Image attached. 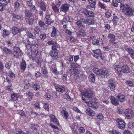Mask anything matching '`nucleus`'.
<instances>
[{
	"label": "nucleus",
	"instance_id": "obj_1",
	"mask_svg": "<svg viewBox=\"0 0 134 134\" xmlns=\"http://www.w3.org/2000/svg\"><path fill=\"white\" fill-rule=\"evenodd\" d=\"M30 47L33 48L35 49L34 55L33 54L32 55V58L33 60H35V62L37 63L38 65L40 67H41V65L42 64V59L41 58L37 59V54L38 53L37 49H36L38 47L37 43L36 42V40H33L31 43H30Z\"/></svg>",
	"mask_w": 134,
	"mask_h": 134
},
{
	"label": "nucleus",
	"instance_id": "obj_2",
	"mask_svg": "<svg viewBox=\"0 0 134 134\" xmlns=\"http://www.w3.org/2000/svg\"><path fill=\"white\" fill-rule=\"evenodd\" d=\"M112 69L119 75H121L122 72L128 73L130 72V68L127 65H123L121 67L119 65H114Z\"/></svg>",
	"mask_w": 134,
	"mask_h": 134
},
{
	"label": "nucleus",
	"instance_id": "obj_3",
	"mask_svg": "<svg viewBox=\"0 0 134 134\" xmlns=\"http://www.w3.org/2000/svg\"><path fill=\"white\" fill-rule=\"evenodd\" d=\"M120 7L125 14L130 16L133 15L134 13V9L131 8L129 5L121 3L120 5Z\"/></svg>",
	"mask_w": 134,
	"mask_h": 134
},
{
	"label": "nucleus",
	"instance_id": "obj_4",
	"mask_svg": "<svg viewBox=\"0 0 134 134\" xmlns=\"http://www.w3.org/2000/svg\"><path fill=\"white\" fill-rule=\"evenodd\" d=\"M125 114L127 118L130 119L132 118L134 116L133 111L130 109H126L125 112Z\"/></svg>",
	"mask_w": 134,
	"mask_h": 134
},
{
	"label": "nucleus",
	"instance_id": "obj_5",
	"mask_svg": "<svg viewBox=\"0 0 134 134\" xmlns=\"http://www.w3.org/2000/svg\"><path fill=\"white\" fill-rule=\"evenodd\" d=\"M94 53V56L97 59H100L103 60V59L102 57V54L101 51L99 49H97L92 50Z\"/></svg>",
	"mask_w": 134,
	"mask_h": 134
},
{
	"label": "nucleus",
	"instance_id": "obj_6",
	"mask_svg": "<svg viewBox=\"0 0 134 134\" xmlns=\"http://www.w3.org/2000/svg\"><path fill=\"white\" fill-rule=\"evenodd\" d=\"M69 72L72 74H76L78 71L77 68L74 63H72L70 65Z\"/></svg>",
	"mask_w": 134,
	"mask_h": 134
},
{
	"label": "nucleus",
	"instance_id": "obj_7",
	"mask_svg": "<svg viewBox=\"0 0 134 134\" xmlns=\"http://www.w3.org/2000/svg\"><path fill=\"white\" fill-rule=\"evenodd\" d=\"M116 121L118 123L117 126L118 128L121 129L125 127V123L122 119L117 118Z\"/></svg>",
	"mask_w": 134,
	"mask_h": 134
},
{
	"label": "nucleus",
	"instance_id": "obj_8",
	"mask_svg": "<svg viewBox=\"0 0 134 134\" xmlns=\"http://www.w3.org/2000/svg\"><path fill=\"white\" fill-rule=\"evenodd\" d=\"M80 11L82 12L87 16L91 17H93L94 16V13L92 11H89L86 8H82Z\"/></svg>",
	"mask_w": 134,
	"mask_h": 134
},
{
	"label": "nucleus",
	"instance_id": "obj_9",
	"mask_svg": "<svg viewBox=\"0 0 134 134\" xmlns=\"http://www.w3.org/2000/svg\"><path fill=\"white\" fill-rule=\"evenodd\" d=\"M38 4L41 9L43 11H45L46 10V5L45 3L42 0H39Z\"/></svg>",
	"mask_w": 134,
	"mask_h": 134
},
{
	"label": "nucleus",
	"instance_id": "obj_10",
	"mask_svg": "<svg viewBox=\"0 0 134 134\" xmlns=\"http://www.w3.org/2000/svg\"><path fill=\"white\" fill-rule=\"evenodd\" d=\"M82 96H84L88 98H92L93 96L92 92L90 90H88L84 93H82Z\"/></svg>",
	"mask_w": 134,
	"mask_h": 134
},
{
	"label": "nucleus",
	"instance_id": "obj_11",
	"mask_svg": "<svg viewBox=\"0 0 134 134\" xmlns=\"http://www.w3.org/2000/svg\"><path fill=\"white\" fill-rule=\"evenodd\" d=\"M113 80H109L108 81V88L110 89L111 91H113L115 89V84L112 82Z\"/></svg>",
	"mask_w": 134,
	"mask_h": 134
},
{
	"label": "nucleus",
	"instance_id": "obj_12",
	"mask_svg": "<svg viewBox=\"0 0 134 134\" xmlns=\"http://www.w3.org/2000/svg\"><path fill=\"white\" fill-rule=\"evenodd\" d=\"M10 2V0H0V10H2L3 7Z\"/></svg>",
	"mask_w": 134,
	"mask_h": 134
},
{
	"label": "nucleus",
	"instance_id": "obj_13",
	"mask_svg": "<svg viewBox=\"0 0 134 134\" xmlns=\"http://www.w3.org/2000/svg\"><path fill=\"white\" fill-rule=\"evenodd\" d=\"M76 34L77 37H84L86 35L85 31L82 29H79L76 33Z\"/></svg>",
	"mask_w": 134,
	"mask_h": 134
},
{
	"label": "nucleus",
	"instance_id": "obj_14",
	"mask_svg": "<svg viewBox=\"0 0 134 134\" xmlns=\"http://www.w3.org/2000/svg\"><path fill=\"white\" fill-rule=\"evenodd\" d=\"M50 117L51 121L53 122V123L58 126H59V123L58 121L54 115H50Z\"/></svg>",
	"mask_w": 134,
	"mask_h": 134
},
{
	"label": "nucleus",
	"instance_id": "obj_15",
	"mask_svg": "<svg viewBox=\"0 0 134 134\" xmlns=\"http://www.w3.org/2000/svg\"><path fill=\"white\" fill-rule=\"evenodd\" d=\"M70 6V5L67 3L63 4L61 5L60 10L64 12H66L69 9Z\"/></svg>",
	"mask_w": 134,
	"mask_h": 134
},
{
	"label": "nucleus",
	"instance_id": "obj_16",
	"mask_svg": "<svg viewBox=\"0 0 134 134\" xmlns=\"http://www.w3.org/2000/svg\"><path fill=\"white\" fill-rule=\"evenodd\" d=\"M60 113L64 118L67 119L69 116L68 113L65 109H63L62 110L60 111Z\"/></svg>",
	"mask_w": 134,
	"mask_h": 134
},
{
	"label": "nucleus",
	"instance_id": "obj_17",
	"mask_svg": "<svg viewBox=\"0 0 134 134\" xmlns=\"http://www.w3.org/2000/svg\"><path fill=\"white\" fill-rule=\"evenodd\" d=\"M58 51H57L52 50L50 52V55L53 59H57L58 57Z\"/></svg>",
	"mask_w": 134,
	"mask_h": 134
},
{
	"label": "nucleus",
	"instance_id": "obj_18",
	"mask_svg": "<svg viewBox=\"0 0 134 134\" xmlns=\"http://www.w3.org/2000/svg\"><path fill=\"white\" fill-rule=\"evenodd\" d=\"M20 96L19 93H13L11 94V100L13 101H15L17 100Z\"/></svg>",
	"mask_w": 134,
	"mask_h": 134
},
{
	"label": "nucleus",
	"instance_id": "obj_19",
	"mask_svg": "<svg viewBox=\"0 0 134 134\" xmlns=\"http://www.w3.org/2000/svg\"><path fill=\"white\" fill-rule=\"evenodd\" d=\"M86 113L88 115L91 116H93L95 115V112L93 110L90 109H87L86 110Z\"/></svg>",
	"mask_w": 134,
	"mask_h": 134
},
{
	"label": "nucleus",
	"instance_id": "obj_20",
	"mask_svg": "<svg viewBox=\"0 0 134 134\" xmlns=\"http://www.w3.org/2000/svg\"><path fill=\"white\" fill-rule=\"evenodd\" d=\"M126 50L130 54L131 57L134 59V50L131 47L127 48Z\"/></svg>",
	"mask_w": 134,
	"mask_h": 134
},
{
	"label": "nucleus",
	"instance_id": "obj_21",
	"mask_svg": "<svg viewBox=\"0 0 134 134\" xmlns=\"http://www.w3.org/2000/svg\"><path fill=\"white\" fill-rule=\"evenodd\" d=\"M99 72L101 75L104 76V77H107L109 74L108 71L106 69H100Z\"/></svg>",
	"mask_w": 134,
	"mask_h": 134
},
{
	"label": "nucleus",
	"instance_id": "obj_22",
	"mask_svg": "<svg viewBox=\"0 0 134 134\" xmlns=\"http://www.w3.org/2000/svg\"><path fill=\"white\" fill-rule=\"evenodd\" d=\"M14 53L18 54V57H15L16 58H18L19 56H21L22 54L20 53L21 51L20 48L17 47H15L13 48Z\"/></svg>",
	"mask_w": 134,
	"mask_h": 134
},
{
	"label": "nucleus",
	"instance_id": "obj_23",
	"mask_svg": "<svg viewBox=\"0 0 134 134\" xmlns=\"http://www.w3.org/2000/svg\"><path fill=\"white\" fill-rule=\"evenodd\" d=\"M111 102L112 104L115 105H118L119 103L115 97L113 96H111L110 98Z\"/></svg>",
	"mask_w": 134,
	"mask_h": 134
},
{
	"label": "nucleus",
	"instance_id": "obj_24",
	"mask_svg": "<svg viewBox=\"0 0 134 134\" xmlns=\"http://www.w3.org/2000/svg\"><path fill=\"white\" fill-rule=\"evenodd\" d=\"M84 22L85 24L88 25H91L94 24V20L91 18L85 20Z\"/></svg>",
	"mask_w": 134,
	"mask_h": 134
},
{
	"label": "nucleus",
	"instance_id": "obj_25",
	"mask_svg": "<svg viewBox=\"0 0 134 134\" xmlns=\"http://www.w3.org/2000/svg\"><path fill=\"white\" fill-rule=\"evenodd\" d=\"M118 100L121 102H123L126 100L125 96L121 94H119L117 96Z\"/></svg>",
	"mask_w": 134,
	"mask_h": 134
},
{
	"label": "nucleus",
	"instance_id": "obj_26",
	"mask_svg": "<svg viewBox=\"0 0 134 134\" xmlns=\"http://www.w3.org/2000/svg\"><path fill=\"white\" fill-rule=\"evenodd\" d=\"M82 99L84 102L86 103L88 106L93 107V104L91 102L88 101L85 98H84L83 97H82Z\"/></svg>",
	"mask_w": 134,
	"mask_h": 134
},
{
	"label": "nucleus",
	"instance_id": "obj_27",
	"mask_svg": "<svg viewBox=\"0 0 134 134\" xmlns=\"http://www.w3.org/2000/svg\"><path fill=\"white\" fill-rule=\"evenodd\" d=\"M89 81L91 83L94 82L95 81V76L94 75L91 73L88 76Z\"/></svg>",
	"mask_w": 134,
	"mask_h": 134
},
{
	"label": "nucleus",
	"instance_id": "obj_28",
	"mask_svg": "<svg viewBox=\"0 0 134 134\" xmlns=\"http://www.w3.org/2000/svg\"><path fill=\"white\" fill-rule=\"evenodd\" d=\"M16 2L14 3V9L16 10L18 9L20 5V3L19 2H21L22 0H15Z\"/></svg>",
	"mask_w": 134,
	"mask_h": 134
},
{
	"label": "nucleus",
	"instance_id": "obj_29",
	"mask_svg": "<svg viewBox=\"0 0 134 134\" xmlns=\"http://www.w3.org/2000/svg\"><path fill=\"white\" fill-rule=\"evenodd\" d=\"M52 32L51 34V37H56L58 33L56 29L54 27H53L52 28Z\"/></svg>",
	"mask_w": 134,
	"mask_h": 134
},
{
	"label": "nucleus",
	"instance_id": "obj_30",
	"mask_svg": "<svg viewBox=\"0 0 134 134\" xmlns=\"http://www.w3.org/2000/svg\"><path fill=\"white\" fill-rule=\"evenodd\" d=\"M89 3L91 7L95 8L96 4V0H88Z\"/></svg>",
	"mask_w": 134,
	"mask_h": 134
},
{
	"label": "nucleus",
	"instance_id": "obj_31",
	"mask_svg": "<svg viewBox=\"0 0 134 134\" xmlns=\"http://www.w3.org/2000/svg\"><path fill=\"white\" fill-rule=\"evenodd\" d=\"M108 37L110 41L113 42L115 41V36L113 34L111 33L109 34L108 35Z\"/></svg>",
	"mask_w": 134,
	"mask_h": 134
},
{
	"label": "nucleus",
	"instance_id": "obj_32",
	"mask_svg": "<svg viewBox=\"0 0 134 134\" xmlns=\"http://www.w3.org/2000/svg\"><path fill=\"white\" fill-rule=\"evenodd\" d=\"M56 90L58 92H63L65 91V88L61 86H56L55 87Z\"/></svg>",
	"mask_w": 134,
	"mask_h": 134
},
{
	"label": "nucleus",
	"instance_id": "obj_33",
	"mask_svg": "<svg viewBox=\"0 0 134 134\" xmlns=\"http://www.w3.org/2000/svg\"><path fill=\"white\" fill-rule=\"evenodd\" d=\"M21 69L24 70H25L26 67V64L25 61L22 60V62L21 63L20 65Z\"/></svg>",
	"mask_w": 134,
	"mask_h": 134
},
{
	"label": "nucleus",
	"instance_id": "obj_34",
	"mask_svg": "<svg viewBox=\"0 0 134 134\" xmlns=\"http://www.w3.org/2000/svg\"><path fill=\"white\" fill-rule=\"evenodd\" d=\"M12 32L13 35H15L19 32V29L17 27H13L12 30Z\"/></svg>",
	"mask_w": 134,
	"mask_h": 134
},
{
	"label": "nucleus",
	"instance_id": "obj_35",
	"mask_svg": "<svg viewBox=\"0 0 134 134\" xmlns=\"http://www.w3.org/2000/svg\"><path fill=\"white\" fill-rule=\"evenodd\" d=\"M70 126L71 127L72 130L74 131H76L77 127V124L75 123L70 124Z\"/></svg>",
	"mask_w": 134,
	"mask_h": 134
},
{
	"label": "nucleus",
	"instance_id": "obj_36",
	"mask_svg": "<svg viewBox=\"0 0 134 134\" xmlns=\"http://www.w3.org/2000/svg\"><path fill=\"white\" fill-rule=\"evenodd\" d=\"M24 83L25 85L24 87L25 89L26 90L28 89L30 86V84L29 83L28 80H25Z\"/></svg>",
	"mask_w": 134,
	"mask_h": 134
},
{
	"label": "nucleus",
	"instance_id": "obj_37",
	"mask_svg": "<svg viewBox=\"0 0 134 134\" xmlns=\"http://www.w3.org/2000/svg\"><path fill=\"white\" fill-rule=\"evenodd\" d=\"M51 70L56 75L58 74L59 73V72L57 70V69L55 66H53L51 67Z\"/></svg>",
	"mask_w": 134,
	"mask_h": 134
},
{
	"label": "nucleus",
	"instance_id": "obj_38",
	"mask_svg": "<svg viewBox=\"0 0 134 134\" xmlns=\"http://www.w3.org/2000/svg\"><path fill=\"white\" fill-rule=\"evenodd\" d=\"M52 8L55 13H59V8L56 5L52 6Z\"/></svg>",
	"mask_w": 134,
	"mask_h": 134
},
{
	"label": "nucleus",
	"instance_id": "obj_39",
	"mask_svg": "<svg viewBox=\"0 0 134 134\" xmlns=\"http://www.w3.org/2000/svg\"><path fill=\"white\" fill-rule=\"evenodd\" d=\"M25 14L26 16L28 17H30L32 16V14L31 13L29 12V10L27 9H25Z\"/></svg>",
	"mask_w": 134,
	"mask_h": 134
},
{
	"label": "nucleus",
	"instance_id": "obj_40",
	"mask_svg": "<svg viewBox=\"0 0 134 134\" xmlns=\"http://www.w3.org/2000/svg\"><path fill=\"white\" fill-rule=\"evenodd\" d=\"M4 52L7 54H10L11 53V51L9 49L6 48L4 47L3 49Z\"/></svg>",
	"mask_w": 134,
	"mask_h": 134
},
{
	"label": "nucleus",
	"instance_id": "obj_41",
	"mask_svg": "<svg viewBox=\"0 0 134 134\" xmlns=\"http://www.w3.org/2000/svg\"><path fill=\"white\" fill-rule=\"evenodd\" d=\"M32 88L35 91H38L40 90V87L39 85L35 84L33 85Z\"/></svg>",
	"mask_w": 134,
	"mask_h": 134
},
{
	"label": "nucleus",
	"instance_id": "obj_42",
	"mask_svg": "<svg viewBox=\"0 0 134 134\" xmlns=\"http://www.w3.org/2000/svg\"><path fill=\"white\" fill-rule=\"evenodd\" d=\"M30 10L34 12L35 13H37L38 11L34 5H31L30 7Z\"/></svg>",
	"mask_w": 134,
	"mask_h": 134
},
{
	"label": "nucleus",
	"instance_id": "obj_43",
	"mask_svg": "<svg viewBox=\"0 0 134 134\" xmlns=\"http://www.w3.org/2000/svg\"><path fill=\"white\" fill-rule=\"evenodd\" d=\"M98 4L99 6L102 8L104 9L105 8V5L103 2L102 3L100 1H99Z\"/></svg>",
	"mask_w": 134,
	"mask_h": 134
},
{
	"label": "nucleus",
	"instance_id": "obj_44",
	"mask_svg": "<svg viewBox=\"0 0 134 134\" xmlns=\"http://www.w3.org/2000/svg\"><path fill=\"white\" fill-rule=\"evenodd\" d=\"M100 39H95L92 41V43L93 45H97L99 43Z\"/></svg>",
	"mask_w": 134,
	"mask_h": 134
},
{
	"label": "nucleus",
	"instance_id": "obj_45",
	"mask_svg": "<svg viewBox=\"0 0 134 134\" xmlns=\"http://www.w3.org/2000/svg\"><path fill=\"white\" fill-rule=\"evenodd\" d=\"M29 126L32 129L35 130H37L38 128V127L37 125H35L34 124H30Z\"/></svg>",
	"mask_w": 134,
	"mask_h": 134
},
{
	"label": "nucleus",
	"instance_id": "obj_46",
	"mask_svg": "<svg viewBox=\"0 0 134 134\" xmlns=\"http://www.w3.org/2000/svg\"><path fill=\"white\" fill-rule=\"evenodd\" d=\"M3 35L5 36H8L9 35V32L6 29H4L2 31Z\"/></svg>",
	"mask_w": 134,
	"mask_h": 134
},
{
	"label": "nucleus",
	"instance_id": "obj_47",
	"mask_svg": "<svg viewBox=\"0 0 134 134\" xmlns=\"http://www.w3.org/2000/svg\"><path fill=\"white\" fill-rule=\"evenodd\" d=\"M8 76L11 78H14L15 77V74L11 71H9L8 72Z\"/></svg>",
	"mask_w": 134,
	"mask_h": 134
},
{
	"label": "nucleus",
	"instance_id": "obj_48",
	"mask_svg": "<svg viewBox=\"0 0 134 134\" xmlns=\"http://www.w3.org/2000/svg\"><path fill=\"white\" fill-rule=\"evenodd\" d=\"M118 21V19L116 16H114L113 20V22L114 24H117Z\"/></svg>",
	"mask_w": 134,
	"mask_h": 134
},
{
	"label": "nucleus",
	"instance_id": "obj_49",
	"mask_svg": "<svg viewBox=\"0 0 134 134\" xmlns=\"http://www.w3.org/2000/svg\"><path fill=\"white\" fill-rule=\"evenodd\" d=\"M40 37L41 40H43L46 38L47 36L44 34H41L40 35Z\"/></svg>",
	"mask_w": 134,
	"mask_h": 134
},
{
	"label": "nucleus",
	"instance_id": "obj_50",
	"mask_svg": "<svg viewBox=\"0 0 134 134\" xmlns=\"http://www.w3.org/2000/svg\"><path fill=\"white\" fill-rule=\"evenodd\" d=\"M128 127L130 129H132L134 127V122H130L128 124Z\"/></svg>",
	"mask_w": 134,
	"mask_h": 134
},
{
	"label": "nucleus",
	"instance_id": "obj_51",
	"mask_svg": "<svg viewBox=\"0 0 134 134\" xmlns=\"http://www.w3.org/2000/svg\"><path fill=\"white\" fill-rule=\"evenodd\" d=\"M12 64V62L11 61H9L6 63L5 64V67L6 68L9 69Z\"/></svg>",
	"mask_w": 134,
	"mask_h": 134
},
{
	"label": "nucleus",
	"instance_id": "obj_52",
	"mask_svg": "<svg viewBox=\"0 0 134 134\" xmlns=\"http://www.w3.org/2000/svg\"><path fill=\"white\" fill-rule=\"evenodd\" d=\"M93 71L97 74H100V72L99 71L100 70H98V69L96 67H94L93 68Z\"/></svg>",
	"mask_w": 134,
	"mask_h": 134
},
{
	"label": "nucleus",
	"instance_id": "obj_53",
	"mask_svg": "<svg viewBox=\"0 0 134 134\" xmlns=\"http://www.w3.org/2000/svg\"><path fill=\"white\" fill-rule=\"evenodd\" d=\"M67 60L69 62H72L73 60V55H70L67 57Z\"/></svg>",
	"mask_w": 134,
	"mask_h": 134
},
{
	"label": "nucleus",
	"instance_id": "obj_54",
	"mask_svg": "<svg viewBox=\"0 0 134 134\" xmlns=\"http://www.w3.org/2000/svg\"><path fill=\"white\" fill-rule=\"evenodd\" d=\"M40 27L38 26H36L35 27L34 30L36 34H39L40 31Z\"/></svg>",
	"mask_w": 134,
	"mask_h": 134
},
{
	"label": "nucleus",
	"instance_id": "obj_55",
	"mask_svg": "<svg viewBox=\"0 0 134 134\" xmlns=\"http://www.w3.org/2000/svg\"><path fill=\"white\" fill-rule=\"evenodd\" d=\"M47 43L49 45H55L56 44V42L53 40L48 41Z\"/></svg>",
	"mask_w": 134,
	"mask_h": 134
},
{
	"label": "nucleus",
	"instance_id": "obj_56",
	"mask_svg": "<svg viewBox=\"0 0 134 134\" xmlns=\"http://www.w3.org/2000/svg\"><path fill=\"white\" fill-rule=\"evenodd\" d=\"M42 73L44 75L47 74L48 73L47 69V68H42Z\"/></svg>",
	"mask_w": 134,
	"mask_h": 134
},
{
	"label": "nucleus",
	"instance_id": "obj_57",
	"mask_svg": "<svg viewBox=\"0 0 134 134\" xmlns=\"http://www.w3.org/2000/svg\"><path fill=\"white\" fill-rule=\"evenodd\" d=\"M35 76L36 77L38 78L41 76V74L40 72L39 71H36L35 72Z\"/></svg>",
	"mask_w": 134,
	"mask_h": 134
},
{
	"label": "nucleus",
	"instance_id": "obj_58",
	"mask_svg": "<svg viewBox=\"0 0 134 134\" xmlns=\"http://www.w3.org/2000/svg\"><path fill=\"white\" fill-rule=\"evenodd\" d=\"M28 35L30 38H32L33 39H35V35H34L33 34L31 33V32H29L28 33Z\"/></svg>",
	"mask_w": 134,
	"mask_h": 134
},
{
	"label": "nucleus",
	"instance_id": "obj_59",
	"mask_svg": "<svg viewBox=\"0 0 134 134\" xmlns=\"http://www.w3.org/2000/svg\"><path fill=\"white\" fill-rule=\"evenodd\" d=\"M110 132L111 134H120L118 131L115 130L110 131Z\"/></svg>",
	"mask_w": 134,
	"mask_h": 134
},
{
	"label": "nucleus",
	"instance_id": "obj_60",
	"mask_svg": "<svg viewBox=\"0 0 134 134\" xmlns=\"http://www.w3.org/2000/svg\"><path fill=\"white\" fill-rule=\"evenodd\" d=\"M6 88L7 90H8L9 91H11L13 88L11 85H8L6 87Z\"/></svg>",
	"mask_w": 134,
	"mask_h": 134
},
{
	"label": "nucleus",
	"instance_id": "obj_61",
	"mask_svg": "<svg viewBox=\"0 0 134 134\" xmlns=\"http://www.w3.org/2000/svg\"><path fill=\"white\" fill-rule=\"evenodd\" d=\"M13 18L16 19L17 20H19L20 19V16L17 15L15 14H13Z\"/></svg>",
	"mask_w": 134,
	"mask_h": 134
},
{
	"label": "nucleus",
	"instance_id": "obj_62",
	"mask_svg": "<svg viewBox=\"0 0 134 134\" xmlns=\"http://www.w3.org/2000/svg\"><path fill=\"white\" fill-rule=\"evenodd\" d=\"M38 24L39 26L41 27H43L45 25V24L41 20L39 21Z\"/></svg>",
	"mask_w": 134,
	"mask_h": 134
},
{
	"label": "nucleus",
	"instance_id": "obj_63",
	"mask_svg": "<svg viewBox=\"0 0 134 134\" xmlns=\"http://www.w3.org/2000/svg\"><path fill=\"white\" fill-rule=\"evenodd\" d=\"M97 118L99 120H102L104 118V116L102 114L99 113L97 116Z\"/></svg>",
	"mask_w": 134,
	"mask_h": 134
},
{
	"label": "nucleus",
	"instance_id": "obj_64",
	"mask_svg": "<svg viewBox=\"0 0 134 134\" xmlns=\"http://www.w3.org/2000/svg\"><path fill=\"white\" fill-rule=\"evenodd\" d=\"M124 134H132V133L129 130H125L123 132Z\"/></svg>",
	"mask_w": 134,
	"mask_h": 134
}]
</instances>
